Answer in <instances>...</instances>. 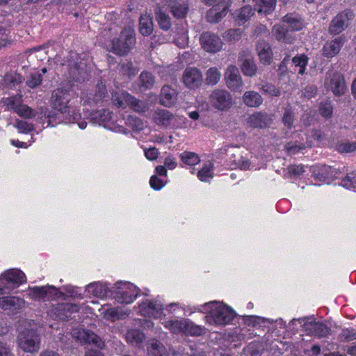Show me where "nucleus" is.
Here are the masks:
<instances>
[{
	"instance_id": "f257e3e1",
	"label": "nucleus",
	"mask_w": 356,
	"mask_h": 356,
	"mask_svg": "<svg viewBox=\"0 0 356 356\" xmlns=\"http://www.w3.org/2000/svg\"><path fill=\"white\" fill-rule=\"evenodd\" d=\"M74 97V92L70 86L58 88L52 92L51 102L52 107L59 112H49L46 118L47 127H54L60 122H74L79 118V113L71 110L70 102Z\"/></svg>"
},
{
	"instance_id": "f03ea898",
	"label": "nucleus",
	"mask_w": 356,
	"mask_h": 356,
	"mask_svg": "<svg viewBox=\"0 0 356 356\" xmlns=\"http://www.w3.org/2000/svg\"><path fill=\"white\" fill-rule=\"evenodd\" d=\"M205 310L210 309L205 316L206 321L210 325H226L234 318L236 314L227 305L216 302L206 303L201 306Z\"/></svg>"
},
{
	"instance_id": "7ed1b4c3",
	"label": "nucleus",
	"mask_w": 356,
	"mask_h": 356,
	"mask_svg": "<svg viewBox=\"0 0 356 356\" xmlns=\"http://www.w3.org/2000/svg\"><path fill=\"white\" fill-rule=\"evenodd\" d=\"M136 43V38L131 30L124 29L119 38L111 41V51L120 56L127 54Z\"/></svg>"
},
{
	"instance_id": "20e7f679",
	"label": "nucleus",
	"mask_w": 356,
	"mask_h": 356,
	"mask_svg": "<svg viewBox=\"0 0 356 356\" xmlns=\"http://www.w3.org/2000/svg\"><path fill=\"white\" fill-rule=\"evenodd\" d=\"M28 296L36 301H49L60 298L63 293L53 285L29 287Z\"/></svg>"
},
{
	"instance_id": "39448f33",
	"label": "nucleus",
	"mask_w": 356,
	"mask_h": 356,
	"mask_svg": "<svg viewBox=\"0 0 356 356\" xmlns=\"http://www.w3.org/2000/svg\"><path fill=\"white\" fill-rule=\"evenodd\" d=\"M325 87L332 91L337 97L343 95L347 91V84L344 76L339 72H332L327 74L325 80Z\"/></svg>"
},
{
	"instance_id": "423d86ee",
	"label": "nucleus",
	"mask_w": 356,
	"mask_h": 356,
	"mask_svg": "<svg viewBox=\"0 0 356 356\" xmlns=\"http://www.w3.org/2000/svg\"><path fill=\"white\" fill-rule=\"evenodd\" d=\"M116 290L112 291L115 300L122 304H130L138 296V289L129 283H117Z\"/></svg>"
},
{
	"instance_id": "0eeeda50",
	"label": "nucleus",
	"mask_w": 356,
	"mask_h": 356,
	"mask_svg": "<svg viewBox=\"0 0 356 356\" xmlns=\"http://www.w3.org/2000/svg\"><path fill=\"white\" fill-rule=\"evenodd\" d=\"M212 106L220 111H226L231 108L233 104L232 95L226 90H214L209 97Z\"/></svg>"
},
{
	"instance_id": "6e6552de",
	"label": "nucleus",
	"mask_w": 356,
	"mask_h": 356,
	"mask_svg": "<svg viewBox=\"0 0 356 356\" xmlns=\"http://www.w3.org/2000/svg\"><path fill=\"white\" fill-rule=\"evenodd\" d=\"M17 341L19 346L26 352L34 353L39 350V336L32 330L19 333Z\"/></svg>"
},
{
	"instance_id": "1a4fd4ad",
	"label": "nucleus",
	"mask_w": 356,
	"mask_h": 356,
	"mask_svg": "<svg viewBox=\"0 0 356 356\" xmlns=\"http://www.w3.org/2000/svg\"><path fill=\"white\" fill-rule=\"evenodd\" d=\"M353 17L350 10H344L337 14L331 21L328 31L331 35H338L343 32L348 26V22Z\"/></svg>"
},
{
	"instance_id": "9d476101",
	"label": "nucleus",
	"mask_w": 356,
	"mask_h": 356,
	"mask_svg": "<svg viewBox=\"0 0 356 356\" xmlns=\"http://www.w3.org/2000/svg\"><path fill=\"white\" fill-rule=\"evenodd\" d=\"M79 310V307L75 304L60 303L52 306L49 310V315L56 320L67 321L72 318V315Z\"/></svg>"
},
{
	"instance_id": "9b49d317",
	"label": "nucleus",
	"mask_w": 356,
	"mask_h": 356,
	"mask_svg": "<svg viewBox=\"0 0 356 356\" xmlns=\"http://www.w3.org/2000/svg\"><path fill=\"white\" fill-rule=\"evenodd\" d=\"M0 281L7 288H15L26 282V277L22 270L10 269L0 275Z\"/></svg>"
},
{
	"instance_id": "f8f14e48",
	"label": "nucleus",
	"mask_w": 356,
	"mask_h": 356,
	"mask_svg": "<svg viewBox=\"0 0 356 356\" xmlns=\"http://www.w3.org/2000/svg\"><path fill=\"white\" fill-rule=\"evenodd\" d=\"M200 42L202 48L207 52L216 53L222 47V40L215 33L205 31L200 37Z\"/></svg>"
},
{
	"instance_id": "ddd939ff",
	"label": "nucleus",
	"mask_w": 356,
	"mask_h": 356,
	"mask_svg": "<svg viewBox=\"0 0 356 356\" xmlns=\"http://www.w3.org/2000/svg\"><path fill=\"white\" fill-rule=\"evenodd\" d=\"M312 177L316 181L329 183L337 175L334 168L326 165H315L312 167Z\"/></svg>"
},
{
	"instance_id": "4468645a",
	"label": "nucleus",
	"mask_w": 356,
	"mask_h": 356,
	"mask_svg": "<svg viewBox=\"0 0 356 356\" xmlns=\"http://www.w3.org/2000/svg\"><path fill=\"white\" fill-rule=\"evenodd\" d=\"M226 86L232 91H241L243 85L238 69L234 65L227 67L225 73Z\"/></svg>"
},
{
	"instance_id": "2eb2a0df",
	"label": "nucleus",
	"mask_w": 356,
	"mask_h": 356,
	"mask_svg": "<svg viewBox=\"0 0 356 356\" xmlns=\"http://www.w3.org/2000/svg\"><path fill=\"white\" fill-rule=\"evenodd\" d=\"M163 310V305L157 300H146L139 305V312L144 316L159 318Z\"/></svg>"
},
{
	"instance_id": "dca6fc26",
	"label": "nucleus",
	"mask_w": 356,
	"mask_h": 356,
	"mask_svg": "<svg viewBox=\"0 0 356 356\" xmlns=\"http://www.w3.org/2000/svg\"><path fill=\"white\" fill-rule=\"evenodd\" d=\"M201 72L195 67H187L184 72L183 81L185 86L190 89H195L201 86L202 83Z\"/></svg>"
},
{
	"instance_id": "f3484780",
	"label": "nucleus",
	"mask_w": 356,
	"mask_h": 356,
	"mask_svg": "<svg viewBox=\"0 0 356 356\" xmlns=\"http://www.w3.org/2000/svg\"><path fill=\"white\" fill-rule=\"evenodd\" d=\"M238 60L242 62L241 70L244 75L251 77L256 74L257 67L249 51H241L238 54Z\"/></svg>"
},
{
	"instance_id": "a211bd4d",
	"label": "nucleus",
	"mask_w": 356,
	"mask_h": 356,
	"mask_svg": "<svg viewBox=\"0 0 356 356\" xmlns=\"http://www.w3.org/2000/svg\"><path fill=\"white\" fill-rule=\"evenodd\" d=\"M25 302L18 297L0 298V307L5 311H10L13 314H17L24 306Z\"/></svg>"
},
{
	"instance_id": "6ab92c4d",
	"label": "nucleus",
	"mask_w": 356,
	"mask_h": 356,
	"mask_svg": "<svg viewBox=\"0 0 356 356\" xmlns=\"http://www.w3.org/2000/svg\"><path fill=\"white\" fill-rule=\"evenodd\" d=\"M305 328L308 334L318 338L327 337L331 333L330 328L321 322L307 323L305 324Z\"/></svg>"
},
{
	"instance_id": "aec40b11",
	"label": "nucleus",
	"mask_w": 356,
	"mask_h": 356,
	"mask_svg": "<svg viewBox=\"0 0 356 356\" xmlns=\"http://www.w3.org/2000/svg\"><path fill=\"white\" fill-rule=\"evenodd\" d=\"M177 92L169 85L162 87L159 95L160 104L165 107L173 106L177 101Z\"/></svg>"
},
{
	"instance_id": "412c9836",
	"label": "nucleus",
	"mask_w": 356,
	"mask_h": 356,
	"mask_svg": "<svg viewBox=\"0 0 356 356\" xmlns=\"http://www.w3.org/2000/svg\"><path fill=\"white\" fill-rule=\"evenodd\" d=\"M173 16L184 18L188 10V0H165Z\"/></svg>"
},
{
	"instance_id": "4be33fe9",
	"label": "nucleus",
	"mask_w": 356,
	"mask_h": 356,
	"mask_svg": "<svg viewBox=\"0 0 356 356\" xmlns=\"http://www.w3.org/2000/svg\"><path fill=\"white\" fill-rule=\"evenodd\" d=\"M343 44L344 40L341 37L325 42L322 49L323 56L327 58L335 56L339 53Z\"/></svg>"
},
{
	"instance_id": "5701e85b",
	"label": "nucleus",
	"mask_w": 356,
	"mask_h": 356,
	"mask_svg": "<svg viewBox=\"0 0 356 356\" xmlns=\"http://www.w3.org/2000/svg\"><path fill=\"white\" fill-rule=\"evenodd\" d=\"M271 118L266 113L256 112L248 118L249 124L253 128L264 129L271 124Z\"/></svg>"
},
{
	"instance_id": "b1692460",
	"label": "nucleus",
	"mask_w": 356,
	"mask_h": 356,
	"mask_svg": "<svg viewBox=\"0 0 356 356\" xmlns=\"http://www.w3.org/2000/svg\"><path fill=\"white\" fill-rule=\"evenodd\" d=\"M257 51L260 62L264 65H270L273 60V51L270 44L265 40H259Z\"/></svg>"
},
{
	"instance_id": "393cba45",
	"label": "nucleus",
	"mask_w": 356,
	"mask_h": 356,
	"mask_svg": "<svg viewBox=\"0 0 356 356\" xmlns=\"http://www.w3.org/2000/svg\"><path fill=\"white\" fill-rule=\"evenodd\" d=\"M148 351L150 356H184L179 351L176 352L170 348L167 349L157 340L152 343Z\"/></svg>"
},
{
	"instance_id": "a878e982",
	"label": "nucleus",
	"mask_w": 356,
	"mask_h": 356,
	"mask_svg": "<svg viewBox=\"0 0 356 356\" xmlns=\"http://www.w3.org/2000/svg\"><path fill=\"white\" fill-rule=\"evenodd\" d=\"M283 23L287 25V29L290 31H299L304 27L303 19L296 13H287L282 18Z\"/></svg>"
},
{
	"instance_id": "bb28decb",
	"label": "nucleus",
	"mask_w": 356,
	"mask_h": 356,
	"mask_svg": "<svg viewBox=\"0 0 356 356\" xmlns=\"http://www.w3.org/2000/svg\"><path fill=\"white\" fill-rule=\"evenodd\" d=\"M86 291L89 294L100 298L107 297L110 293H112L107 284L102 282L89 284L86 286Z\"/></svg>"
},
{
	"instance_id": "cd10ccee",
	"label": "nucleus",
	"mask_w": 356,
	"mask_h": 356,
	"mask_svg": "<svg viewBox=\"0 0 356 356\" xmlns=\"http://www.w3.org/2000/svg\"><path fill=\"white\" fill-rule=\"evenodd\" d=\"M174 115L168 110L159 109L154 112L153 120L159 127H168L170 125Z\"/></svg>"
},
{
	"instance_id": "c85d7f7f",
	"label": "nucleus",
	"mask_w": 356,
	"mask_h": 356,
	"mask_svg": "<svg viewBox=\"0 0 356 356\" xmlns=\"http://www.w3.org/2000/svg\"><path fill=\"white\" fill-rule=\"evenodd\" d=\"M243 104L248 107L257 108L260 106L264 102L261 95L254 90H249L244 92L242 97Z\"/></svg>"
},
{
	"instance_id": "c756f323",
	"label": "nucleus",
	"mask_w": 356,
	"mask_h": 356,
	"mask_svg": "<svg viewBox=\"0 0 356 356\" xmlns=\"http://www.w3.org/2000/svg\"><path fill=\"white\" fill-rule=\"evenodd\" d=\"M79 337L84 343L92 344L99 349L104 346V341L92 332L83 330L79 332Z\"/></svg>"
},
{
	"instance_id": "7c9ffc66",
	"label": "nucleus",
	"mask_w": 356,
	"mask_h": 356,
	"mask_svg": "<svg viewBox=\"0 0 356 356\" xmlns=\"http://www.w3.org/2000/svg\"><path fill=\"white\" fill-rule=\"evenodd\" d=\"M6 110L12 111L15 113L16 111L18 110L19 107L23 103L22 95L21 94H17L6 98H3L1 101Z\"/></svg>"
},
{
	"instance_id": "2f4dec72",
	"label": "nucleus",
	"mask_w": 356,
	"mask_h": 356,
	"mask_svg": "<svg viewBox=\"0 0 356 356\" xmlns=\"http://www.w3.org/2000/svg\"><path fill=\"white\" fill-rule=\"evenodd\" d=\"M256 10L250 6H245L234 13V17L237 24L241 26L250 19Z\"/></svg>"
},
{
	"instance_id": "473e14b6",
	"label": "nucleus",
	"mask_w": 356,
	"mask_h": 356,
	"mask_svg": "<svg viewBox=\"0 0 356 356\" xmlns=\"http://www.w3.org/2000/svg\"><path fill=\"white\" fill-rule=\"evenodd\" d=\"M254 10L265 15L272 13L276 5V0H253Z\"/></svg>"
},
{
	"instance_id": "72a5a7b5",
	"label": "nucleus",
	"mask_w": 356,
	"mask_h": 356,
	"mask_svg": "<svg viewBox=\"0 0 356 356\" xmlns=\"http://www.w3.org/2000/svg\"><path fill=\"white\" fill-rule=\"evenodd\" d=\"M140 33L145 36L149 35L153 31L152 18L149 14L141 15L139 20Z\"/></svg>"
},
{
	"instance_id": "f704fd0d",
	"label": "nucleus",
	"mask_w": 356,
	"mask_h": 356,
	"mask_svg": "<svg viewBox=\"0 0 356 356\" xmlns=\"http://www.w3.org/2000/svg\"><path fill=\"white\" fill-rule=\"evenodd\" d=\"M187 319H174L165 321L163 325L173 333H184Z\"/></svg>"
},
{
	"instance_id": "c9c22d12",
	"label": "nucleus",
	"mask_w": 356,
	"mask_h": 356,
	"mask_svg": "<svg viewBox=\"0 0 356 356\" xmlns=\"http://www.w3.org/2000/svg\"><path fill=\"white\" fill-rule=\"evenodd\" d=\"M127 104L129 106L133 111L139 113H144L148 110L147 104L140 99H136L135 97L127 96Z\"/></svg>"
},
{
	"instance_id": "e433bc0d",
	"label": "nucleus",
	"mask_w": 356,
	"mask_h": 356,
	"mask_svg": "<svg viewBox=\"0 0 356 356\" xmlns=\"http://www.w3.org/2000/svg\"><path fill=\"white\" fill-rule=\"evenodd\" d=\"M305 166L300 165H290L285 171L284 178L289 179H296L305 172Z\"/></svg>"
},
{
	"instance_id": "4c0bfd02",
	"label": "nucleus",
	"mask_w": 356,
	"mask_h": 356,
	"mask_svg": "<svg viewBox=\"0 0 356 356\" xmlns=\"http://www.w3.org/2000/svg\"><path fill=\"white\" fill-rule=\"evenodd\" d=\"M156 19L160 28L164 31H168L171 27L170 17L161 8H158L155 12Z\"/></svg>"
},
{
	"instance_id": "58836bf2",
	"label": "nucleus",
	"mask_w": 356,
	"mask_h": 356,
	"mask_svg": "<svg viewBox=\"0 0 356 356\" xmlns=\"http://www.w3.org/2000/svg\"><path fill=\"white\" fill-rule=\"evenodd\" d=\"M213 164L210 161L204 164L197 172V176L201 181H209L213 177Z\"/></svg>"
},
{
	"instance_id": "ea45409f",
	"label": "nucleus",
	"mask_w": 356,
	"mask_h": 356,
	"mask_svg": "<svg viewBox=\"0 0 356 356\" xmlns=\"http://www.w3.org/2000/svg\"><path fill=\"white\" fill-rule=\"evenodd\" d=\"M155 83L154 76L147 71L141 72L139 76V86L143 90L151 89Z\"/></svg>"
},
{
	"instance_id": "a19ab883",
	"label": "nucleus",
	"mask_w": 356,
	"mask_h": 356,
	"mask_svg": "<svg viewBox=\"0 0 356 356\" xmlns=\"http://www.w3.org/2000/svg\"><path fill=\"white\" fill-rule=\"evenodd\" d=\"M181 161L186 165H195L200 162L199 156L193 152L184 151L180 154Z\"/></svg>"
},
{
	"instance_id": "79ce46f5",
	"label": "nucleus",
	"mask_w": 356,
	"mask_h": 356,
	"mask_svg": "<svg viewBox=\"0 0 356 356\" xmlns=\"http://www.w3.org/2000/svg\"><path fill=\"white\" fill-rule=\"evenodd\" d=\"M340 185L347 189L356 190V171L347 173L346 176L341 179Z\"/></svg>"
},
{
	"instance_id": "37998d69",
	"label": "nucleus",
	"mask_w": 356,
	"mask_h": 356,
	"mask_svg": "<svg viewBox=\"0 0 356 356\" xmlns=\"http://www.w3.org/2000/svg\"><path fill=\"white\" fill-rule=\"evenodd\" d=\"M289 29L282 24H275L272 29V33L278 41L286 42Z\"/></svg>"
},
{
	"instance_id": "c03bdc74",
	"label": "nucleus",
	"mask_w": 356,
	"mask_h": 356,
	"mask_svg": "<svg viewBox=\"0 0 356 356\" xmlns=\"http://www.w3.org/2000/svg\"><path fill=\"white\" fill-rule=\"evenodd\" d=\"M184 334L191 336H200L204 334V328L187 319Z\"/></svg>"
},
{
	"instance_id": "a18cd8bd",
	"label": "nucleus",
	"mask_w": 356,
	"mask_h": 356,
	"mask_svg": "<svg viewBox=\"0 0 356 356\" xmlns=\"http://www.w3.org/2000/svg\"><path fill=\"white\" fill-rule=\"evenodd\" d=\"M220 76L216 67H211L206 72V82L209 85H216L219 81Z\"/></svg>"
},
{
	"instance_id": "49530a36",
	"label": "nucleus",
	"mask_w": 356,
	"mask_h": 356,
	"mask_svg": "<svg viewBox=\"0 0 356 356\" xmlns=\"http://www.w3.org/2000/svg\"><path fill=\"white\" fill-rule=\"evenodd\" d=\"M125 124L136 131H140L144 128L143 122L136 116L128 115Z\"/></svg>"
},
{
	"instance_id": "de8ad7c7",
	"label": "nucleus",
	"mask_w": 356,
	"mask_h": 356,
	"mask_svg": "<svg viewBox=\"0 0 356 356\" xmlns=\"http://www.w3.org/2000/svg\"><path fill=\"white\" fill-rule=\"evenodd\" d=\"M261 92L266 95L278 97L280 95V90L275 85L270 83H264L259 88Z\"/></svg>"
},
{
	"instance_id": "09e8293b",
	"label": "nucleus",
	"mask_w": 356,
	"mask_h": 356,
	"mask_svg": "<svg viewBox=\"0 0 356 356\" xmlns=\"http://www.w3.org/2000/svg\"><path fill=\"white\" fill-rule=\"evenodd\" d=\"M127 96H131V95L126 92H115L112 95L113 104L118 107L124 108L127 105Z\"/></svg>"
},
{
	"instance_id": "8fccbe9b",
	"label": "nucleus",
	"mask_w": 356,
	"mask_h": 356,
	"mask_svg": "<svg viewBox=\"0 0 356 356\" xmlns=\"http://www.w3.org/2000/svg\"><path fill=\"white\" fill-rule=\"evenodd\" d=\"M282 121L288 129H291L294 121V111L291 106L284 108Z\"/></svg>"
},
{
	"instance_id": "3c124183",
	"label": "nucleus",
	"mask_w": 356,
	"mask_h": 356,
	"mask_svg": "<svg viewBox=\"0 0 356 356\" xmlns=\"http://www.w3.org/2000/svg\"><path fill=\"white\" fill-rule=\"evenodd\" d=\"M126 338L127 341L131 343L138 344L141 343L144 338V334L138 330H132L127 333Z\"/></svg>"
},
{
	"instance_id": "603ef678",
	"label": "nucleus",
	"mask_w": 356,
	"mask_h": 356,
	"mask_svg": "<svg viewBox=\"0 0 356 356\" xmlns=\"http://www.w3.org/2000/svg\"><path fill=\"white\" fill-rule=\"evenodd\" d=\"M242 35V30L240 29H231L224 33L223 38L229 42H235L239 40Z\"/></svg>"
},
{
	"instance_id": "864d4df0",
	"label": "nucleus",
	"mask_w": 356,
	"mask_h": 356,
	"mask_svg": "<svg viewBox=\"0 0 356 356\" xmlns=\"http://www.w3.org/2000/svg\"><path fill=\"white\" fill-rule=\"evenodd\" d=\"M227 8H222L221 12H218L216 8L210 9L207 13L208 21L211 23L218 22L221 18L226 15Z\"/></svg>"
},
{
	"instance_id": "5fc2aeb1",
	"label": "nucleus",
	"mask_w": 356,
	"mask_h": 356,
	"mask_svg": "<svg viewBox=\"0 0 356 356\" xmlns=\"http://www.w3.org/2000/svg\"><path fill=\"white\" fill-rule=\"evenodd\" d=\"M307 61L308 58L304 54L296 56L292 59V62L294 65L299 67L298 74H303L305 73V70L307 65Z\"/></svg>"
},
{
	"instance_id": "6e6d98bb",
	"label": "nucleus",
	"mask_w": 356,
	"mask_h": 356,
	"mask_svg": "<svg viewBox=\"0 0 356 356\" xmlns=\"http://www.w3.org/2000/svg\"><path fill=\"white\" fill-rule=\"evenodd\" d=\"M15 113L22 118L29 119L33 118L35 116V111L23 103L19 107L18 110L16 111Z\"/></svg>"
},
{
	"instance_id": "4d7b16f0",
	"label": "nucleus",
	"mask_w": 356,
	"mask_h": 356,
	"mask_svg": "<svg viewBox=\"0 0 356 356\" xmlns=\"http://www.w3.org/2000/svg\"><path fill=\"white\" fill-rule=\"evenodd\" d=\"M339 339L342 342H348L356 339V330L353 328L343 329L339 335Z\"/></svg>"
},
{
	"instance_id": "13d9d810",
	"label": "nucleus",
	"mask_w": 356,
	"mask_h": 356,
	"mask_svg": "<svg viewBox=\"0 0 356 356\" xmlns=\"http://www.w3.org/2000/svg\"><path fill=\"white\" fill-rule=\"evenodd\" d=\"M336 149L340 153H350L356 151V141L341 143L336 145Z\"/></svg>"
},
{
	"instance_id": "bf43d9fd",
	"label": "nucleus",
	"mask_w": 356,
	"mask_h": 356,
	"mask_svg": "<svg viewBox=\"0 0 356 356\" xmlns=\"http://www.w3.org/2000/svg\"><path fill=\"white\" fill-rule=\"evenodd\" d=\"M42 74L39 72H33L28 77L26 80V85L31 88H35L42 83Z\"/></svg>"
},
{
	"instance_id": "052dcab7",
	"label": "nucleus",
	"mask_w": 356,
	"mask_h": 356,
	"mask_svg": "<svg viewBox=\"0 0 356 356\" xmlns=\"http://www.w3.org/2000/svg\"><path fill=\"white\" fill-rule=\"evenodd\" d=\"M14 126L17 129L19 133L22 134L30 133L34 129L32 124L22 120H17Z\"/></svg>"
},
{
	"instance_id": "680f3d73",
	"label": "nucleus",
	"mask_w": 356,
	"mask_h": 356,
	"mask_svg": "<svg viewBox=\"0 0 356 356\" xmlns=\"http://www.w3.org/2000/svg\"><path fill=\"white\" fill-rule=\"evenodd\" d=\"M333 112L332 104L329 101L322 102L319 106L320 114L325 118H329L332 116Z\"/></svg>"
},
{
	"instance_id": "e2e57ef3",
	"label": "nucleus",
	"mask_w": 356,
	"mask_h": 356,
	"mask_svg": "<svg viewBox=\"0 0 356 356\" xmlns=\"http://www.w3.org/2000/svg\"><path fill=\"white\" fill-rule=\"evenodd\" d=\"M120 70L129 78L134 76L137 73V70L133 66L131 61H126L120 65Z\"/></svg>"
},
{
	"instance_id": "0e129e2a",
	"label": "nucleus",
	"mask_w": 356,
	"mask_h": 356,
	"mask_svg": "<svg viewBox=\"0 0 356 356\" xmlns=\"http://www.w3.org/2000/svg\"><path fill=\"white\" fill-rule=\"evenodd\" d=\"M188 42V38L187 31L183 29L179 35L175 38V43L180 48H184Z\"/></svg>"
},
{
	"instance_id": "69168bd1",
	"label": "nucleus",
	"mask_w": 356,
	"mask_h": 356,
	"mask_svg": "<svg viewBox=\"0 0 356 356\" xmlns=\"http://www.w3.org/2000/svg\"><path fill=\"white\" fill-rule=\"evenodd\" d=\"M107 95L106 86L103 84L97 85V90L94 95V101L96 104L100 102L102 99H104Z\"/></svg>"
},
{
	"instance_id": "338daca9",
	"label": "nucleus",
	"mask_w": 356,
	"mask_h": 356,
	"mask_svg": "<svg viewBox=\"0 0 356 356\" xmlns=\"http://www.w3.org/2000/svg\"><path fill=\"white\" fill-rule=\"evenodd\" d=\"M104 317L107 320L114 321L121 318L122 314L117 308H108L104 312Z\"/></svg>"
},
{
	"instance_id": "774afa93",
	"label": "nucleus",
	"mask_w": 356,
	"mask_h": 356,
	"mask_svg": "<svg viewBox=\"0 0 356 356\" xmlns=\"http://www.w3.org/2000/svg\"><path fill=\"white\" fill-rule=\"evenodd\" d=\"M70 57L71 59L68 60L67 65L71 73L73 70H78L80 68V65L77 61L78 54L76 52H70Z\"/></svg>"
}]
</instances>
